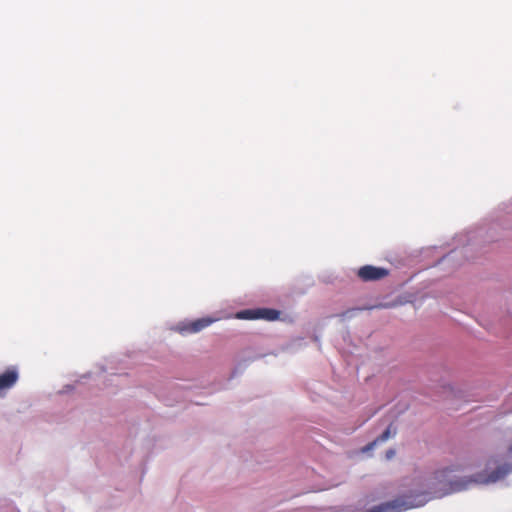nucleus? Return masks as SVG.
<instances>
[{
  "label": "nucleus",
  "mask_w": 512,
  "mask_h": 512,
  "mask_svg": "<svg viewBox=\"0 0 512 512\" xmlns=\"http://www.w3.org/2000/svg\"><path fill=\"white\" fill-rule=\"evenodd\" d=\"M238 319L256 320L263 319L267 321H275L280 317V311L272 308H255L246 309L237 313Z\"/></svg>",
  "instance_id": "f03ea898"
},
{
  "label": "nucleus",
  "mask_w": 512,
  "mask_h": 512,
  "mask_svg": "<svg viewBox=\"0 0 512 512\" xmlns=\"http://www.w3.org/2000/svg\"><path fill=\"white\" fill-rule=\"evenodd\" d=\"M512 472V465L505 464L497 467L494 471H492L489 475L484 476L483 474H478L473 481L481 484L494 483L501 479H503L506 475Z\"/></svg>",
  "instance_id": "20e7f679"
},
{
  "label": "nucleus",
  "mask_w": 512,
  "mask_h": 512,
  "mask_svg": "<svg viewBox=\"0 0 512 512\" xmlns=\"http://www.w3.org/2000/svg\"><path fill=\"white\" fill-rule=\"evenodd\" d=\"M451 471L452 470L448 467L435 471L434 475H433V480L435 482L431 483L430 488L433 489L434 492H437L435 485L440 484V485H442V487L439 490H443L444 493L456 492V491H460V490L464 489L465 488L464 483L459 482V481H451L448 479V474Z\"/></svg>",
  "instance_id": "f257e3e1"
},
{
  "label": "nucleus",
  "mask_w": 512,
  "mask_h": 512,
  "mask_svg": "<svg viewBox=\"0 0 512 512\" xmlns=\"http://www.w3.org/2000/svg\"><path fill=\"white\" fill-rule=\"evenodd\" d=\"M357 309H352V310H347L345 311L344 313H342L340 316L342 318H345V317H349L350 314H352L353 312H355Z\"/></svg>",
  "instance_id": "1a4fd4ad"
},
{
  "label": "nucleus",
  "mask_w": 512,
  "mask_h": 512,
  "mask_svg": "<svg viewBox=\"0 0 512 512\" xmlns=\"http://www.w3.org/2000/svg\"><path fill=\"white\" fill-rule=\"evenodd\" d=\"M389 270L382 267L365 265L359 268L357 276L364 282L377 281L388 276Z\"/></svg>",
  "instance_id": "7ed1b4c3"
},
{
  "label": "nucleus",
  "mask_w": 512,
  "mask_h": 512,
  "mask_svg": "<svg viewBox=\"0 0 512 512\" xmlns=\"http://www.w3.org/2000/svg\"><path fill=\"white\" fill-rule=\"evenodd\" d=\"M396 454V451L394 449H388L385 453V457L387 460H391Z\"/></svg>",
  "instance_id": "6e6552de"
},
{
  "label": "nucleus",
  "mask_w": 512,
  "mask_h": 512,
  "mask_svg": "<svg viewBox=\"0 0 512 512\" xmlns=\"http://www.w3.org/2000/svg\"><path fill=\"white\" fill-rule=\"evenodd\" d=\"M396 433H397V429L391 423L380 436H378L374 441L368 443L363 448V451L366 452V451L372 450L376 445L384 443L391 437L395 436Z\"/></svg>",
  "instance_id": "0eeeda50"
},
{
  "label": "nucleus",
  "mask_w": 512,
  "mask_h": 512,
  "mask_svg": "<svg viewBox=\"0 0 512 512\" xmlns=\"http://www.w3.org/2000/svg\"><path fill=\"white\" fill-rule=\"evenodd\" d=\"M508 452H509L510 454H512V443H511V444L509 445V447H508Z\"/></svg>",
  "instance_id": "9d476101"
},
{
  "label": "nucleus",
  "mask_w": 512,
  "mask_h": 512,
  "mask_svg": "<svg viewBox=\"0 0 512 512\" xmlns=\"http://www.w3.org/2000/svg\"><path fill=\"white\" fill-rule=\"evenodd\" d=\"M19 372L17 367L12 366L7 368L3 373L0 374V397L4 396L5 393L13 388L18 382Z\"/></svg>",
  "instance_id": "39448f33"
},
{
  "label": "nucleus",
  "mask_w": 512,
  "mask_h": 512,
  "mask_svg": "<svg viewBox=\"0 0 512 512\" xmlns=\"http://www.w3.org/2000/svg\"><path fill=\"white\" fill-rule=\"evenodd\" d=\"M214 321H215V319L210 318V317L199 318V319H196L189 323L181 325L179 327V331L181 333H190V334L198 333L201 330L210 326Z\"/></svg>",
  "instance_id": "423d86ee"
}]
</instances>
